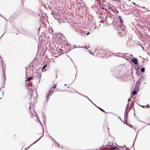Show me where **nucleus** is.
<instances>
[{
	"label": "nucleus",
	"mask_w": 150,
	"mask_h": 150,
	"mask_svg": "<svg viewBox=\"0 0 150 150\" xmlns=\"http://www.w3.org/2000/svg\"><path fill=\"white\" fill-rule=\"evenodd\" d=\"M57 86L56 84H54V85L52 86L51 88L48 90L47 93L46 94V102H45V104H47V102L51 95L53 93V90H52V88H55Z\"/></svg>",
	"instance_id": "nucleus-1"
},
{
	"label": "nucleus",
	"mask_w": 150,
	"mask_h": 150,
	"mask_svg": "<svg viewBox=\"0 0 150 150\" xmlns=\"http://www.w3.org/2000/svg\"><path fill=\"white\" fill-rule=\"evenodd\" d=\"M111 71L112 75L115 78H120L121 76L120 74L119 70L118 68H113L111 69Z\"/></svg>",
	"instance_id": "nucleus-2"
},
{
	"label": "nucleus",
	"mask_w": 150,
	"mask_h": 150,
	"mask_svg": "<svg viewBox=\"0 0 150 150\" xmlns=\"http://www.w3.org/2000/svg\"><path fill=\"white\" fill-rule=\"evenodd\" d=\"M133 68L135 69L136 71V74L137 75V76H139L140 75V67L138 65H134Z\"/></svg>",
	"instance_id": "nucleus-3"
},
{
	"label": "nucleus",
	"mask_w": 150,
	"mask_h": 150,
	"mask_svg": "<svg viewBox=\"0 0 150 150\" xmlns=\"http://www.w3.org/2000/svg\"><path fill=\"white\" fill-rule=\"evenodd\" d=\"M129 63H133L137 65L138 63V60L137 58L133 57L130 59Z\"/></svg>",
	"instance_id": "nucleus-4"
},
{
	"label": "nucleus",
	"mask_w": 150,
	"mask_h": 150,
	"mask_svg": "<svg viewBox=\"0 0 150 150\" xmlns=\"http://www.w3.org/2000/svg\"><path fill=\"white\" fill-rule=\"evenodd\" d=\"M40 51H41L40 53V54L38 55V57H39L40 58H42V57H43L45 55V53L44 51H42V49L41 50H40Z\"/></svg>",
	"instance_id": "nucleus-5"
},
{
	"label": "nucleus",
	"mask_w": 150,
	"mask_h": 150,
	"mask_svg": "<svg viewBox=\"0 0 150 150\" xmlns=\"http://www.w3.org/2000/svg\"><path fill=\"white\" fill-rule=\"evenodd\" d=\"M127 105L126 106L125 111V113L124 114V119H125V117H126V118L127 117V116L128 115V113L129 112V110H126V109L127 108Z\"/></svg>",
	"instance_id": "nucleus-6"
},
{
	"label": "nucleus",
	"mask_w": 150,
	"mask_h": 150,
	"mask_svg": "<svg viewBox=\"0 0 150 150\" xmlns=\"http://www.w3.org/2000/svg\"><path fill=\"white\" fill-rule=\"evenodd\" d=\"M107 146L109 147L110 149H112L111 150L115 149V148L117 147V146L115 145H108Z\"/></svg>",
	"instance_id": "nucleus-7"
},
{
	"label": "nucleus",
	"mask_w": 150,
	"mask_h": 150,
	"mask_svg": "<svg viewBox=\"0 0 150 150\" xmlns=\"http://www.w3.org/2000/svg\"><path fill=\"white\" fill-rule=\"evenodd\" d=\"M137 94V91L134 90H133L131 93V95L134 96Z\"/></svg>",
	"instance_id": "nucleus-8"
},
{
	"label": "nucleus",
	"mask_w": 150,
	"mask_h": 150,
	"mask_svg": "<svg viewBox=\"0 0 150 150\" xmlns=\"http://www.w3.org/2000/svg\"><path fill=\"white\" fill-rule=\"evenodd\" d=\"M118 19L119 20L120 22L121 25H122V23H123V21H122V18L121 16H118Z\"/></svg>",
	"instance_id": "nucleus-9"
},
{
	"label": "nucleus",
	"mask_w": 150,
	"mask_h": 150,
	"mask_svg": "<svg viewBox=\"0 0 150 150\" xmlns=\"http://www.w3.org/2000/svg\"><path fill=\"white\" fill-rule=\"evenodd\" d=\"M58 51V53H60L61 54H62L64 53V52L63 51V50L59 48L58 49V50H57Z\"/></svg>",
	"instance_id": "nucleus-10"
},
{
	"label": "nucleus",
	"mask_w": 150,
	"mask_h": 150,
	"mask_svg": "<svg viewBox=\"0 0 150 150\" xmlns=\"http://www.w3.org/2000/svg\"><path fill=\"white\" fill-rule=\"evenodd\" d=\"M117 28V30H119L120 31L122 32V25H121V24H120L118 26Z\"/></svg>",
	"instance_id": "nucleus-11"
},
{
	"label": "nucleus",
	"mask_w": 150,
	"mask_h": 150,
	"mask_svg": "<svg viewBox=\"0 0 150 150\" xmlns=\"http://www.w3.org/2000/svg\"><path fill=\"white\" fill-rule=\"evenodd\" d=\"M145 68L144 67H142L140 69V71L141 74H142L145 72Z\"/></svg>",
	"instance_id": "nucleus-12"
},
{
	"label": "nucleus",
	"mask_w": 150,
	"mask_h": 150,
	"mask_svg": "<svg viewBox=\"0 0 150 150\" xmlns=\"http://www.w3.org/2000/svg\"><path fill=\"white\" fill-rule=\"evenodd\" d=\"M121 25H122V31H125V32H126L125 30H126V27L124 25H123V23H122Z\"/></svg>",
	"instance_id": "nucleus-13"
},
{
	"label": "nucleus",
	"mask_w": 150,
	"mask_h": 150,
	"mask_svg": "<svg viewBox=\"0 0 150 150\" xmlns=\"http://www.w3.org/2000/svg\"><path fill=\"white\" fill-rule=\"evenodd\" d=\"M86 10V7L83 5L81 8V11H82V12H84Z\"/></svg>",
	"instance_id": "nucleus-14"
},
{
	"label": "nucleus",
	"mask_w": 150,
	"mask_h": 150,
	"mask_svg": "<svg viewBox=\"0 0 150 150\" xmlns=\"http://www.w3.org/2000/svg\"><path fill=\"white\" fill-rule=\"evenodd\" d=\"M139 86L137 85L134 87V90H136V91H139Z\"/></svg>",
	"instance_id": "nucleus-15"
},
{
	"label": "nucleus",
	"mask_w": 150,
	"mask_h": 150,
	"mask_svg": "<svg viewBox=\"0 0 150 150\" xmlns=\"http://www.w3.org/2000/svg\"><path fill=\"white\" fill-rule=\"evenodd\" d=\"M142 80L141 79H139L137 82L136 83H137V85L139 86V84H140L141 83V81Z\"/></svg>",
	"instance_id": "nucleus-16"
},
{
	"label": "nucleus",
	"mask_w": 150,
	"mask_h": 150,
	"mask_svg": "<svg viewBox=\"0 0 150 150\" xmlns=\"http://www.w3.org/2000/svg\"><path fill=\"white\" fill-rule=\"evenodd\" d=\"M45 66L44 65L41 68H38V72L40 71L41 70L42 71V72L43 71Z\"/></svg>",
	"instance_id": "nucleus-17"
},
{
	"label": "nucleus",
	"mask_w": 150,
	"mask_h": 150,
	"mask_svg": "<svg viewBox=\"0 0 150 150\" xmlns=\"http://www.w3.org/2000/svg\"><path fill=\"white\" fill-rule=\"evenodd\" d=\"M129 57H128L127 58H125V56H123L122 57L123 58H124V59H126L127 61H129V62L130 61V59H131V58H129Z\"/></svg>",
	"instance_id": "nucleus-18"
},
{
	"label": "nucleus",
	"mask_w": 150,
	"mask_h": 150,
	"mask_svg": "<svg viewBox=\"0 0 150 150\" xmlns=\"http://www.w3.org/2000/svg\"><path fill=\"white\" fill-rule=\"evenodd\" d=\"M80 95H81L87 98L88 99V100L91 103H93V102L90 99H89L87 96H83L82 94H80Z\"/></svg>",
	"instance_id": "nucleus-19"
},
{
	"label": "nucleus",
	"mask_w": 150,
	"mask_h": 150,
	"mask_svg": "<svg viewBox=\"0 0 150 150\" xmlns=\"http://www.w3.org/2000/svg\"><path fill=\"white\" fill-rule=\"evenodd\" d=\"M83 5L82 4H81L78 7V9L79 10H81Z\"/></svg>",
	"instance_id": "nucleus-20"
},
{
	"label": "nucleus",
	"mask_w": 150,
	"mask_h": 150,
	"mask_svg": "<svg viewBox=\"0 0 150 150\" xmlns=\"http://www.w3.org/2000/svg\"><path fill=\"white\" fill-rule=\"evenodd\" d=\"M145 76L144 75H142L141 76L139 79H141V80H144V79Z\"/></svg>",
	"instance_id": "nucleus-21"
},
{
	"label": "nucleus",
	"mask_w": 150,
	"mask_h": 150,
	"mask_svg": "<svg viewBox=\"0 0 150 150\" xmlns=\"http://www.w3.org/2000/svg\"><path fill=\"white\" fill-rule=\"evenodd\" d=\"M32 114H33L34 116H36L37 115V112H35L33 111L32 112Z\"/></svg>",
	"instance_id": "nucleus-22"
},
{
	"label": "nucleus",
	"mask_w": 150,
	"mask_h": 150,
	"mask_svg": "<svg viewBox=\"0 0 150 150\" xmlns=\"http://www.w3.org/2000/svg\"><path fill=\"white\" fill-rule=\"evenodd\" d=\"M97 108H98V109H99L100 110H101V111H103V112H105V111L103 110V109H102V108H100V107H98V106H97Z\"/></svg>",
	"instance_id": "nucleus-23"
},
{
	"label": "nucleus",
	"mask_w": 150,
	"mask_h": 150,
	"mask_svg": "<svg viewBox=\"0 0 150 150\" xmlns=\"http://www.w3.org/2000/svg\"><path fill=\"white\" fill-rule=\"evenodd\" d=\"M94 1H95V2L96 1H97V2H98V4H99V5H100V7H101V5L100 4H101V2L99 0H94Z\"/></svg>",
	"instance_id": "nucleus-24"
},
{
	"label": "nucleus",
	"mask_w": 150,
	"mask_h": 150,
	"mask_svg": "<svg viewBox=\"0 0 150 150\" xmlns=\"http://www.w3.org/2000/svg\"><path fill=\"white\" fill-rule=\"evenodd\" d=\"M69 47V49H68V50L69 51H70V50H71V49H73V48H74L73 46H72L71 45V46H70V47Z\"/></svg>",
	"instance_id": "nucleus-25"
},
{
	"label": "nucleus",
	"mask_w": 150,
	"mask_h": 150,
	"mask_svg": "<svg viewBox=\"0 0 150 150\" xmlns=\"http://www.w3.org/2000/svg\"><path fill=\"white\" fill-rule=\"evenodd\" d=\"M38 19H39V20L40 19V20H41L40 16V14L39 13H38Z\"/></svg>",
	"instance_id": "nucleus-26"
},
{
	"label": "nucleus",
	"mask_w": 150,
	"mask_h": 150,
	"mask_svg": "<svg viewBox=\"0 0 150 150\" xmlns=\"http://www.w3.org/2000/svg\"><path fill=\"white\" fill-rule=\"evenodd\" d=\"M66 45L67 47H69L70 46H71V45L69 43H67L66 44Z\"/></svg>",
	"instance_id": "nucleus-27"
},
{
	"label": "nucleus",
	"mask_w": 150,
	"mask_h": 150,
	"mask_svg": "<svg viewBox=\"0 0 150 150\" xmlns=\"http://www.w3.org/2000/svg\"><path fill=\"white\" fill-rule=\"evenodd\" d=\"M49 136H50V137L51 138L52 140L53 141H54L55 143H56L57 142L54 139H53V138L51 136L49 135Z\"/></svg>",
	"instance_id": "nucleus-28"
},
{
	"label": "nucleus",
	"mask_w": 150,
	"mask_h": 150,
	"mask_svg": "<svg viewBox=\"0 0 150 150\" xmlns=\"http://www.w3.org/2000/svg\"><path fill=\"white\" fill-rule=\"evenodd\" d=\"M31 79L32 78L31 77H29V78L27 79L26 81H29L31 80Z\"/></svg>",
	"instance_id": "nucleus-29"
},
{
	"label": "nucleus",
	"mask_w": 150,
	"mask_h": 150,
	"mask_svg": "<svg viewBox=\"0 0 150 150\" xmlns=\"http://www.w3.org/2000/svg\"><path fill=\"white\" fill-rule=\"evenodd\" d=\"M115 149L116 150H121L120 148L119 147H119H117L115 148Z\"/></svg>",
	"instance_id": "nucleus-30"
},
{
	"label": "nucleus",
	"mask_w": 150,
	"mask_h": 150,
	"mask_svg": "<svg viewBox=\"0 0 150 150\" xmlns=\"http://www.w3.org/2000/svg\"><path fill=\"white\" fill-rule=\"evenodd\" d=\"M41 74H40V73L38 72V77L40 78L41 77Z\"/></svg>",
	"instance_id": "nucleus-31"
},
{
	"label": "nucleus",
	"mask_w": 150,
	"mask_h": 150,
	"mask_svg": "<svg viewBox=\"0 0 150 150\" xmlns=\"http://www.w3.org/2000/svg\"><path fill=\"white\" fill-rule=\"evenodd\" d=\"M104 22V19H103V20H101L100 21H99V23H103V22Z\"/></svg>",
	"instance_id": "nucleus-32"
},
{
	"label": "nucleus",
	"mask_w": 150,
	"mask_h": 150,
	"mask_svg": "<svg viewBox=\"0 0 150 150\" xmlns=\"http://www.w3.org/2000/svg\"><path fill=\"white\" fill-rule=\"evenodd\" d=\"M121 148H125L126 147V145H124V146H120Z\"/></svg>",
	"instance_id": "nucleus-33"
},
{
	"label": "nucleus",
	"mask_w": 150,
	"mask_h": 150,
	"mask_svg": "<svg viewBox=\"0 0 150 150\" xmlns=\"http://www.w3.org/2000/svg\"><path fill=\"white\" fill-rule=\"evenodd\" d=\"M107 18H108L107 16H105V20H104V21H106Z\"/></svg>",
	"instance_id": "nucleus-34"
},
{
	"label": "nucleus",
	"mask_w": 150,
	"mask_h": 150,
	"mask_svg": "<svg viewBox=\"0 0 150 150\" xmlns=\"http://www.w3.org/2000/svg\"><path fill=\"white\" fill-rule=\"evenodd\" d=\"M38 122H39L41 125H42V124L41 123V122L40 121V120H39V118L38 117Z\"/></svg>",
	"instance_id": "nucleus-35"
},
{
	"label": "nucleus",
	"mask_w": 150,
	"mask_h": 150,
	"mask_svg": "<svg viewBox=\"0 0 150 150\" xmlns=\"http://www.w3.org/2000/svg\"><path fill=\"white\" fill-rule=\"evenodd\" d=\"M127 55H128L127 54V55H124L123 56H125V58H127L128 57H129V56H127Z\"/></svg>",
	"instance_id": "nucleus-36"
},
{
	"label": "nucleus",
	"mask_w": 150,
	"mask_h": 150,
	"mask_svg": "<svg viewBox=\"0 0 150 150\" xmlns=\"http://www.w3.org/2000/svg\"><path fill=\"white\" fill-rule=\"evenodd\" d=\"M123 123L124 124L126 125L127 126H129V124H128L127 123L125 122H124Z\"/></svg>",
	"instance_id": "nucleus-37"
},
{
	"label": "nucleus",
	"mask_w": 150,
	"mask_h": 150,
	"mask_svg": "<svg viewBox=\"0 0 150 150\" xmlns=\"http://www.w3.org/2000/svg\"><path fill=\"white\" fill-rule=\"evenodd\" d=\"M131 100V99L130 98H129L128 99V103L127 105V106L128 105V103H129V101H130Z\"/></svg>",
	"instance_id": "nucleus-38"
},
{
	"label": "nucleus",
	"mask_w": 150,
	"mask_h": 150,
	"mask_svg": "<svg viewBox=\"0 0 150 150\" xmlns=\"http://www.w3.org/2000/svg\"><path fill=\"white\" fill-rule=\"evenodd\" d=\"M141 7L142 8H144V9H146V10H147V9L146 8V7H145L144 6H141Z\"/></svg>",
	"instance_id": "nucleus-39"
},
{
	"label": "nucleus",
	"mask_w": 150,
	"mask_h": 150,
	"mask_svg": "<svg viewBox=\"0 0 150 150\" xmlns=\"http://www.w3.org/2000/svg\"><path fill=\"white\" fill-rule=\"evenodd\" d=\"M136 137H137V135H136V136L135 138V139H134V143H133V145H132V146H133V147H134V146H134V142H135V140L136 138Z\"/></svg>",
	"instance_id": "nucleus-40"
},
{
	"label": "nucleus",
	"mask_w": 150,
	"mask_h": 150,
	"mask_svg": "<svg viewBox=\"0 0 150 150\" xmlns=\"http://www.w3.org/2000/svg\"><path fill=\"white\" fill-rule=\"evenodd\" d=\"M56 143V144H57V145L58 146V147L59 146V144L57 142Z\"/></svg>",
	"instance_id": "nucleus-41"
},
{
	"label": "nucleus",
	"mask_w": 150,
	"mask_h": 150,
	"mask_svg": "<svg viewBox=\"0 0 150 150\" xmlns=\"http://www.w3.org/2000/svg\"><path fill=\"white\" fill-rule=\"evenodd\" d=\"M103 9L105 10L106 11H107V9L105 7H104L103 8Z\"/></svg>",
	"instance_id": "nucleus-42"
},
{
	"label": "nucleus",
	"mask_w": 150,
	"mask_h": 150,
	"mask_svg": "<svg viewBox=\"0 0 150 150\" xmlns=\"http://www.w3.org/2000/svg\"><path fill=\"white\" fill-rule=\"evenodd\" d=\"M129 127H131L132 128H133V127L130 125H129Z\"/></svg>",
	"instance_id": "nucleus-43"
},
{
	"label": "nucleus",
	"mask_w": 150,
	"mask_h": 150,
	"mask_svg": "<svg viewBox=\"0 0 150 150\" xmlns=\"http://www.w3.org/2000/svg\"><path fill=\"white\" fill-rule=\"evenodd\" d=\"M51 14L53 15L54 16V11L52 12H51Z\"/></svg>",
	"instance_id": "nucleus-44"
},
{
	"label": "nucleus",
	"mask_w": 150,
	"mask_h": 150,
	"mask_svg": "<svg viewBox=\"0 0 150 150\" xmlns=\"http://www.w3.org/2000/svg\"><path fill=\"white\" fill-rule=\"evenodd\" d=\"M42 136V135L40 137H39L38 139V141L40 140V139L41 137Z\"/></svg>",
	"instance_id": "nucleus-45"
},
{
	"label": "nucleus",
	"mask_w": 150,
	"mask_h": 150,
	"mask_svg": "<svg viewBox=\"0 0 150 150\" xmlns=\"http://www.w3.org/2000/svg\"><path fill=\"white\" fill-rule=\"evenodd\" d=\"M40 28H38V34L39 33V31H40Z\"/></svg>",
	"instance_id": "nucleus-46"
},
{
	"label": "nucleus",
	"mask_w": 150,
	"mask_h": 150,
	"mask_svg": "<svg viewBox=\"0 0 150 150\" xmlns=\"http://www.w3.org/2000/svg\"><path fill=\"white\" fill-rule=\"evenodd\" d=\"M102 5L104 7L105 6H107L106 5H105L104 4H102Z\"/></svg>",
	"instance_id": "nucleus-47"
},
{
	"label": "nucleus",
	"mask_w": 150,
	"mask_h": 150,
	"mask_svg": "<svg viewBox=\"0 0 150 150\" xmlns=\"http://www.w3.org/2000/svg\"><path fill=\"white\" fill-rule=\"evenodd\" d=\"M93 103L94 105H95V106H96L97 107V106H97L94 103H93H93Z\"/></svg>",
	"instance_id": "nucleus-48"
},
{
	"label": "nucleus",
	"mask_w": 150,
	"mask_h": 150,
	"mask_svg": "<svg viewBox=\"0 0 150 150\" xmlns=\"http://www.w3.org/2000/svg\"><path fill=\"white\" fill-rule=\"evenodd\" d=\"M141 106L142 107V108H144V107H145L146 106L145 105H144V106L142 105V106Z\"/></svg>",
	"instance_id": "nucleus-49"
},
{
	"label": "nucleus",
	"mask_w": 150,
	"mask_h": 150,
	"mask_svg": "<svg viewBox=\"0 0 150 150\" xmlns=\"http://www.w3.org/2000/svg\"><path fill=\"white\" fill-rule=\"evenodd\" d=\"M76 72H77V71H76ZM76 74H75V79L76 78Z\"/></svg>",
	"instance_id": "nucleus-50"
},
{
	"label": "nucleus",
	"mask_w": 150,
	"mask_h": 150,
	"mask_svg": "<svg viewBox=\"0 0 150 150\" xmlns=\"http://www.w3.org/2000/svg\"><path fill=\"white\" fill-rule=\"evenodd\" d=\"M38 51L39 50H40L39 48V44H38Z\"/></svg>",
	"instance_id": "nucleus-51"
},
{
	"label": "nucleus",
	"mask_w": 150,
	"mask_h": 150,
	"mask_svg": "<svg viewBox=\"0 0 150 150\" xmlns=\"http://www.w3.org/2000/svg\"><path fill=\"white\" fill-rule=\"evenodd\" d=\"M125 149H126V150H127L128 149V148H127L126 146V147L125 148Z\"/></svg>",
	"instance_id": "nucleus-52"
},
{
	"label": "nucleus",
	"mask_w": 150,
	"mask_h": 150,
	"mask_svg": "<svg viewBox=\"0 0 150 150\" xmlns=\"http://www.w3.org/2000/svg\"><path fill=\"white\" fill-rule=\"evenodd\" d=\"M102 2L103 3V2H104V0H102Z\"/></svg>",
	"instance_id": "nucleus-53"
},
{
	"label": "nucleus",
	"mask_w": 150,
	"mask_h": 150,
	"mask_svg": "<svg viewBox=\"0 0 150 150\" xmlns=\"http://www.w3.org/2000/svg\"><path fill=\"white\" fill-rule=\"evenodd\" d=\"M132 4H134V5H136V4L134 3V2H132Z\"/></svg>",
	"instance_id": "nucleus-54"
},
{
	"label": "nucleus",
	"mask_w": 150,
	"mask_h": 150,
	"mask_svg": "<svg viewBox=\"0 0 150 150\" xmlns=\"http://www.w3.org/2000/svg\"><path fill=\"white\" fill-rule=\"evenodd\" d=\"M130 56L131 57H132V54H130Z\"/></svg>",
	"instance_id": "nucleus-55"
},
{
	"label": "nucleus",
	"mask_w": 150,
	"mask_h": 150,
	"mask_svg": "<svg viewBox=\"0 0 150 150\" xmlns=\"http://www.w3.org/2000/svg\"><path fill=\"white\" fill-rule=\"evenodd\" d=\"M119 118L120 119V120L123 122L122 121V120L121 119H120L119 117Z\"/></svg>",
	"instance_id": "nucleus-56"
},
{
	"label": "nucleus",
	"mask_w": 150,
	"mask_h": 150,
	"mask_svg": "<svg viewBox=\"0 0 150 150\" xmlns=\"http://www.w3.org/2000/svg\"><path fill=\"white\" fill-rule=\"evenodd\" d=\"M85 46H83V47H80V48H83V47H84Z\"/></svg>",
	"instance_id": "nucleus-57"
},
{
	"label": "nucleus",
	"mask_w": 150,
	"mask_h": 150,
	"mask_svg": "<svg viewBox=\"0 0 150 150\" xmlns=\"http://www.w3.org/2000/svg\"><path fill=\"white\" fill-rule=\"evenodd\" d=\"M107 130H108V128H107Z\"/></svg>",
	"instance_id": "nucleus-58"
},
{
	"label": "nucleus",
	"mask_w": 150,
	"mask_h": 150,
	"mask_svg": "<svg viewBox=\"0 0 150 150\" xmlns=\"http://www.w3.org/2000/svg\"><path fill=\"white\" fill-rule=\"evenodd\" d=\"M44 117H45V119L46 117L45 116H44Z\"/></svg>",
	"instance_id": "nucleus-59"
},
{
	"label": "nucleus",
	"mask_w": 150,
	"mask_h": 150,
	"mask_svg": "<svg viewBox=\"0 0 150 150\" xmlns=\"http://www.w3.org/2000/svg\"><path fill=\"white\" fill-rule=\"evenodd\" d=\"M41 42H40V45L41 46Z\"/></svg>",
	"instance_id": "nucleus-60"
},
{
	"label": "nucleus",
	"mask_w": 150,
	"mask_h": 150,
	"mask_svg": "<svg viewBox=\"0 0 150 150\" xmlns=\"http://www.w3.org/2000/svg\"><path fill=\"white\" fill-rule=\"evenodd\" d=\"M148 125H150V124H147Z\"/></svg>",
	"instance_id": "nucleus-61"
},
{
	"label": "nucleus",
	"mask_w": 150,
	"mask_h": 150,
	"mask_svg": "<svg viewBox=\"0 0 150 150\" xmlns=\"http://www.w3.org/2000/svg\"><path fill=\"white\" fill-rule=\"evenodd\" d=\"M134 115H135V116L136 115H135V114L134 113Z\"/></svg>",
	"instance_id": "nucleus-62"
},
{
	"label": "nucleus",
	"mask_w": 150,
	"mask_h": 150,
	"mask_svg": "<svg viewBox=\"0 0 150 150\" xmlns=\"http://www.w3.org/2000/svg\"><path fill=\"white\" fill-rule=\"evenodd\" d=\"M66 85H67V84H64V86H66Z\"/></svg>",
	"instance_id": "nucleus-63"
},
{
	"label": "nucleus",
	"mask_w": 150,
	"mask_h": 150,
	"mask_svg": "<svg viewBox=\"0 0 150 150\" xmlns=\"http://www.w3.org/2000/svg\"><path fill=\"white\" fill-rule=\"evenodd\" d=\"M122 150H125V149H122Z\"/></svg>",
	"instance_id": "nucleus-64"
}]
</instances>
